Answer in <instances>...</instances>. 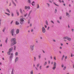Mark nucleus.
Returning a JSON list of instances; mask_svg holds the SVG:
<instances>
[{"label":"nucleus","mask_w":74,"mask_h":74,"mask_svg":"<svg viewBox=\"0 0 74 74\" xmlns=\"http://www.w3.org/2000/svg\"><path fill=\"white\" fill-rule=\"evenodd\" d=\"M34 61H36V58L35 57H34Z\"/></svg>","instance_id":"obj_35"},{"label":"nucleus","mask_w":74,"mask_h":74,"mask_svg":"<svg viewBox=\"0 0 74 74\" xmlns=\"http://www.w3.org/2000/svg\"><path fill=\"white\" fill-rule=\"evenodd\" d=\"M15 55H16V56H18V52H16L15 53Z\"/></svg>","instance_id":"obj_22"},{"label":"nucleus","mask_w":74,"mask_h":74,"mask_svg":"<svg viewBox=\"0 0 74 74\" xmlns=\"http://www.w3.org/2000/svg\"><path fill=\"white\" fill-rule=\"evenodd\" d=\"M49 67V66H47V67H46V68H48V67Z\"/></svg>","instance_id":"obj_59"},{"label":"nucleus","mask_w":74,"mask_h":74,"mask_svg":"<svg viewBox=\"0 0 74 74\" xmlns=\"http://www.w3.org/2000/svg\"><path fill=\"white\" fill-rule=\"evenodd\" d=\"M27 15V14H25L24 16H26V15Z\"/></svg>","instance_id":"obj_46"},{"label":"nucleus","mask_w":74,"mask_h":74,"mask_svg":"<svg viewBox=\"0 0 74 74\" xmlns=\"http://www.w3.org/2000/svg\"><path fill=\"white\" fill-rule=\"evenodd\" d=\"M16 25H19V23L18 21H16Z\"/></svg>","instance_id":"obj_18"},{"label":"nucleus","mask_w":74,"mask_h":74,"mask_svg":"<svg viewBox=\"0 0 74 74\" xmlns=\"http://www.w3.org/2000/svg\"><path fill=\"white\" fill-rule=\"evenodd\" d=\"M62 67H64V65H62Z\"/></svg>","instance_id":"obj_48"},{"label":"nucleus","mask_w":74,"mask_h":74,"mask_svg":"<svg viewBox=\"0 0 74 74\" xmlns=\"http://www.w3.org/2000/svg\"><path fill=\"white\" fill-rule=\"evenodd\" d=\"M18 60V57H16L15 60V62H17Z\"/></svg>","instance_id":"obj_15"},{"label":"nucleus","mask_w":74,"mask_h":74,"mask_svg":"<svg viewBox=\"0 0 74 74\" xmlns=\"http://www.w3.org/2000/svg\"><path fill=\"white\" fill-rule=\"evenodd\" d=\"M38 58L39 59H40V58H41V54H40L38 56Z\"/></svg>","instance_id":"obj_25"},{"label":"nucleus","mask_w":74,"mask_h":74,"mask_svg":"<svg viewBox=\"0 0 74 74\" xmlns=\"http://www.w3.org/2000/svg\"><path fill=\"white\" fill-rule=\"evenodd\" d=\"M20 23L21 24H23V21H24V20L23 18H21L20 19Z\"/></svg>","instance_id":"obj_3"},{"label":"nucleus","mask_w":74,"mask_h":74,"mask_svg":"<svg viewBox=\"0 0 74 74\" xmlns=\"http://www.w3.org/2000/svg\"><path fill=\"white\" fill-rule=\"evenodd\" d=\"M73 67L74 68V64L73 65Z\"/></svg>","instance_id":"obj_64"},{"label":"nucleus","mask_w":74,"mask_h":74,"mask_svg":"<svg viewBox=\"0 0 74 74\" xmlns=\"http://www.w3.org/2000/svg\"><path fill=\"white\" fill-rule=\"evenodd\" d=\"M13 71H14V69H13L12 71L11 72V74H14V73H13Z\"/></svg>","instance_id":"obj_34"},{"label":"nucleus","mask_w":74,"mask_h":74,"mask_svg":"<svg viewBox=\"0 0 74 74\" xmlns=\"http://www.w3.org/2000/svg\"><path fill=\"white\" fill-rule=\"evenodd\" d=\"M35 69L37 70H38V69L37 68V67H35Z\"/></svg>","instance_id":"obj_55"},{"label":"nucleus","mask_w":74,"mask_h":74,"mask_svg":"<svg viewBox=\"0 0 74 74\" xmlns=\"http://www.w3.org/2000/svg\"><path fill=\"white\" fill-rule=\"evenodd\" d=\"M37 8H40V5H39V4L37 5Z\"/></svg>","instance_id":"obj_21"},{"label":"nucleus","mask_w":74,"mask_h":74,"mask_svg":"<svg viewBox=\"0 0 74 74\" xmlns=\"http://www.w3.org/2000/svg\"><path fill=\"white\" fill-rule=\"evenodd\" d=\"M16 49V47H15V46L14 49V50H15Z\"/></svg>","instance_id":"obj_57"},{"label":"nucleus","mask_w":74,"mask_h":74,"mask_svg":"<svg viewBox=\"0 0 74 74\" xmlns=\"http://www.w3.org/2000/svg\"><path fill=\"white\" fill-rule=\"evenodd\" d=\"M34 45L30 46V48L31 49V50H33V49H34Z\"/></svg>","instance_id":"obj_7"},{"label":"nucleus","mask_w":74,"mask_h":74,"mask_svg":"<svg viewBox=\"0 0 74 74\" xmlns=\"http://www.w3.org/2000/svg\"><path fill=\"white\" fill-rule=\"evenodd\" d=\"M53 62H51V64H53Z\"/></svg>","instance_id":"obj_63"},{"label":"nucleus","mask_w":74,"mask_h":74,"mask_svg":"<svg viewBox=\"0 0 74 74\" xmlns=\"http://www.w3.org/2000/svg\"><path fill=\"white\" fill-rule=\"evenodd\" d=\"M19 33V29H17L16 31V34H18Z\"/></svg>","instance_id":"obj_10"},{"label":"nucleus","mask_w":74,"mask_h":74,"mask_svg":"<svg viewBox=\"0 0 74 74\" xmlns=\"http://www.w3.org/2000/svg\"><path fill=\"white\" fill-rule=\"evenodd\" d=\"M40 66V64H38L37 65V67H38V66Z\"/></svg>","instance_id":"obj_33"},{"label":"nucleus","mask_w":74,"mask_h":74,"mask_svg":"<svg viewBox=\"0 0 74 74\" xmlns=\"http://www.w3.org/2000/svg\"><path fill=\"white\" fill-rule=\"evenodd\" d=\"M60 49H62V47H60Z\"/></svg>","instance_id":"obj_62"},{"label":"nucleus","mask_w":74,"mask_h":74,"mask_svg":"<svg viewBox=\"0 0 74 74\" xmlns=\"http://www.w3.org/2000/svg\"><path fill=\"white\" fill-rule=\"evenodd\" d=\"M66 66H64V68H63V70H66Z\"/></svg>","instance_id":"obj_23"},{"label":"nucleus","mask_w":74,"mask_h":74,"mask_svg":"<svg viewBox=\"0 0 74 74\" xmlns=\"http://www.w3.org/2000/svg\"><path fill=\"white\" fill-rule=\"evenodd\" d=\"M46 24L47 25H48V21H46Z\"/></svg>","instance_id":"obj_24"},{"label":"nucleus","mask_w":74,"mask_h":74,"mask_svg":"<svg viewBox=\"0 0 74 74\" xmlns=\"http://www.w3.org/2000/svg\"><path fill=\"white\" fill-rule=\"evenodd\" d=\"M47 29L48 30H49V27H48Z\"/></svg>","instance_id":"obj_41"},{"label":"nucleus","mask_w":74,"mask_h":74,"mask_svg":"<svg viewBox=\"0 0 74 74\" xmlns=\"http://www.w3.org/2000/svg\"><path fill=\"white\" fill-rule=\"evenodd\" d=\"M32 6H34V5H35V2L34 1L32 2Z\"/></svg>","instance_id":"obj_12"},{"label":"nucleus","mask_w":74,"mask_h":74,"mask_svg":"<svg viewBox=\"0 0 74 74\" xmlns=\"http://www.w3.org/2000/svg\"><path fill=\"white\" fill-rule=\"evenodd\" d=\"M13 49V48L12 47L11 48H10L9 50V51L10 52H11L12 51V49Z\"/></svg>","instance_id":"obj_11"},{"label":"nucleus","mask_w":74,"mask_h":74,"mask_svg":"<svg viewBox=\"0 0 74 74\" xmlns=\"http://www.w3.org/2000/svg\"><path fill=\"white\" fill-rule=\"evenodd\" d=\"M56 62H54L53 63V67L52 68V69H53V70H55L56 69Z\"/></svg>","instance_id":"obj_1"},{"label":"nucleus","mask_w":74,"mask_h":74,"mask_svg":"<svg viewBox=\"0 0 74 74\" xmlns=\"http://www.w3.org/2000/svg\"><path fill=\"white\" fill-rule=\"evenodd\" d=\"M42 32L44 33H45V28L44 27H43L42 28Z\"/></svg>","instance_id":"obj_4"},{"label":"nucleus","mask_w":74,"mask_h":74,"mask_svg":"<svg viewBox=\"0 0 74 74\" xmlns=\"http://www.w3.org/2000/svg\"><path fill=\"white\" fill-rule=\"evenodd\" d=\"M47 4L48 7H49V6H50V5H49V4L48 3H47Z\"/></svg>","instance_id":"obj_36"},{"label":"nucleus","mask_w":74,"mask_h":74,"mask_svg":"<svg viewBox=\"0 0 74 74\" xmlns=\"http://www.w3.org/2000/svg\"><path fill=\"white\" fill-rule=\"evenodd\" d=\"M65 59H67V56H66L65 57Z\"/></svg>","instance_id":"obj_61"},{"label":"nucleus","mask_w":74,"mask_h":74,"mask_svg":"<svg viewBox=\"0 0 74 74\" xmlns=\"http://www.w3.org/2000/svg\"><path fill=\"white\" fill-rule=\"evenodd\" d=\"M8 40V38H6L5 42H6V43H7V40Z\"/></svg>","instance_id":"obj_29"},{"label":"nucleus","mask_w":74,"mask_h":74,"mask_svg":"<svg viewBox=\"0 0 74 74\" xmlns=\"http://www.w3.org/2000/svg\"><path fill=\"white\" fill-rule=\"evenodd\" d=\"M32 12V11H31L30 12H29V14H30V13H31V12Z\"/></svg>","instance_id":"obj_53"},{"label":"nucleus","mask_w":74,"mask_h":74,"mask_svg":"<svg viewBox=\"0 0 74 74\" xmlns=\"http://www.w3.org/2000/svg\"><path fill=\"white\" fill-rule=\"evenodd\" d=\"M12 22H13V21H11V24H12Z\"/></svg>","instance_id":"obj_60"},{"label":"nucleus","mask_w":74,"mask_h":74,"mask_svg":"<svg viewBox=\"0 0 74 74\" xmlns=\"http://www.w3.org/2000/svg\"><path fill=\"white\" fill-rule=\"evenodd\" d=\"M20 11L21 14H22V13H23V12H22V9L21 8H20Z\"/></svg>","instance_id":"obj_16"},{"label":"nucleus","mask_w":74,"mask_h":74,"mask_svg":"<svg viewBox=\"0 0 74 74\" xmlns=\"http://www.w3.org/2000/svg\"><path fill=\"white\" fill-rule=\"evenodd\" d=\"M73 54H71V57H73Z\"/></svg>","instance_id":"obj_58"},{"label":"nucleus","mask_w":74,"mask_h":74,"mask_svg":"<svg viewBox=\"0 0 74 74\" xmlns=\"http://www.w3.org/2000/svg\"><path fill=\"white\" fill-rule=\"evenodd\" d=\"M27 2L28 3H29V4H32V1H31V0H28L27 1Z\"/></svg>","instance_id":"obj_8"},{"label":"nucleus","mask_w":74,"mask_h":74,"mask_svg":"<svg viewBox=\"0 0 74 74\" xmlns=\"http://www.w3.org/2000/svg\"><path fill=\"white\" fill-rule=\"evenodd\" d=\"M7 11H8L9 13H10V10H9L8 9H6Z\"/></svg>","instance_id":"obj_19"},{"label":"nucleus","mask_w":74,"mask_h":74,"mask_svg":"<svg viewBox=\"0 0 74 74\" xmlns=\"http://www.w3.org/2000/svg\"><path fill=\"white\" fill-rule=\"evenodd\" d=\"M40 70H41V66H40Z\"/></svg>","instance_id":"obj_43"},{"label":"nucleus","mask_w":74,"mask_h":74,"mask_svg":"<svg viewBox=\"0 0 74 74\" xmlns=\"http://www.w3.org/2000/svg\"><path fill=\"white\" fill-rule=\"evenodd\" d=\"M69 15V13H68L66 12V16H67Z\"/></svg>","instance_id":"obj_38"},{"label":"nucleus","mask_w":74,"mask_h":74,"mask_svg":"<svg viewBox=\"0 0 74 74\" xmlns=\"http://www.w3.org/2000/svg\"><path fill=\"white\" fill-rule=\"evenodd\" d=\"M53 4H55V5H56V6H57L58 7H59V5H58L56 4L55 3L53 2Z\"/></svg>","instance_id":"obj_17"},{"label":"nucleus","mask_w":74,"mask_h":74,"mask_svg":"<svg viewBox=\"0 0 74 74\" xmlns=\"http://www.w3.org/2000/svg\"><path fill=\"white\" fill-rule=\"evenodd\" d=\"M30 73L31 74H33V71H31Z\"/></svg>","instance_id":"obj_27"},{"label":"nucleus","mask_w":74,"mask_h":74,"mask_svg":"<svg viewBox=\"0 0 74 74\" xmlns=\"http://www.w3.org/2000/svg\"><path fill=\"white\" fill-rule=\"evenodd\" d=\"M45 28H47V26H46L45 25Z\"/></svg>","instance_id":"obj_56"},{"label":"nucleus","mask_w":74,"mask_h":74,"mask_svg":"<svg viewBox=\"0 0 74 74\" xmlns=\"http://www.w3.org/2000/svg\"><path fill=\"white\" fill-rule=\"evenodd\" d=\"M59 1L60 3H62V2H61V1L60 0H59Z\"/></svg>","instance_id":"obj_52"},{"label":"nucleus","mask_w":74,"mask_h":74,"mask_svg":"<svg viewBox=\"0 0 74 74\" xmlns=\"http://www.w3.org/2000/svg\"><path fill=\"white\" fill-rule=\"evenodd\" d=\"M13 55L14 54H13V53H11L10 56V58H13Z\"/></svg>","instance_id":"obj_13"},{"label":"nucleus","mask_w":74,"mask_h":74,"mask_svg":"<svg viewBox=\"0 0 74 74\" xmlns=\"http://www.w3.org/2000/svg\"><path fill=\"white\" fill-rule=\"evenodd\" d=\"M53 41H54V42H56V40H54V39H53Z\"/></svg>","instance_id":"obj_42"},{"label":"nucleus","mask_w":74,"mask_h":74,"mask_svg":"<svg viewBox=\"0 0 74 74\" xmlns=\"http://www.w3.org/2000/svg\"><path fill=\"white\" fill-rule=\"evenodd\" d=\"M28 8L29 10H30V6H25V10H27V9Z\"/></svg>","instance_id":"obj_9"},{"label":"nucleus","mask_w":74,"mask_h":74,"mask_svg":"<svg viewBox=\"0 0 74 74\" xmlns=\"http://www.w3.org/2000/svg\"><path fill=\"white\" fill-rule=\"evenodd\" d=\"M55 13H56V12H57V9H55Z\"/></svg>","instance_id":"obj_32"},{"label":"nucleus","mask_w":74,"mask_h":74,"mask_svg":"<svg viewBox=\"0 0 74 74\" xmlns=\"http://www.w3.org/2000/svg\"><path fill=\"white\" fill-rule=\"evenodd\" d=\"M49 1V2H50V3H52V1H50V0Z\"/></svg>","instance_id":"obj_40"},{"label":"nucleus","mask_w":74,"mask_h":74,"mask_svg":"<svg viewBox=\"0 0 74 74\" xmlns=\"http://www.w3.org/2000/svg\"><path fill=\"white\" fill-rule=\"evenodd\" d=\"M16 44V42H13L11 43V45L12 46L14 45H15V44Z\"/></svg>","instance_id":"obj_5"},{"label":"nucleus","mask_w":74,"mask_h":74,"mask_svg":"<svg viewBox=\"0 0 74 74\" xmlns=\"http://www.w3.org/2000/svg\"><path fill=\"white\" fill-rule=\"evenodd\" d=\"M5 30V29H3V32H4Z\"/></svg>","instance_id":"obj_54"},{"label":"nucleus","mask_w":74,"mask_h":74,"mask_svg":"<svg viewBox=\"0 0 74 74\" xmlns=\"http://www.w3.org/2000/svg\"><path fill=\"white\" fill-rule=\"evenodd\" d=\"M57 22L58 23H60V22H59V21H57Z\"/></svg>","instance_id":"obj_45"},{"label":"nucleus","mask_w":74,"mask_h":74,"mask_svg":"<svg viewBox=\"0 0 74 74\" xmlns=\"http://www.w3.org/2000/svg\"><path fill=\"white\" fill-rule=\"evenodd\" d=\"M12 16H14V14H12Z\"/></svg>","instance_id":"obj_51"},{"label":"nucleus","mask_w":74,"mask_h":74,"mask_svg":"<svg viewBox=\"0 0 74 74\" xmlns=\"http://www.w3.org/2000/svg\"><path fill=\"white\" fill-rule=\"evenodd\" d=\"M16 40V38H13L11 40V41L12 42V41H15Z\"/></svg>","instance_id":"obj_6"},{"label":"nucleus","mask_w":74,"mask_h":74,"mask_svg":"<svg viewBox=\"0 0 74 74\" xmlns=\"http://www.w3.org/2000/svg\"><path fill=\"white\" fill-rule=\"evenodd\" d=\"M32 24H30V27H32Z\"/></svg>","instance_id":"obj_50"},{"label":"nucleus","mask_w":74,"mask_h":74,"mask_svg":"<svg viewBox=\"0 0 74 74\" xmlns=\"http://www.w3.org/2000/svg\"><path fill=\"white\" fill-rule=\"evenodd\" d=\"M68 37L67 36H65L63 38L64 39H67Z\"/></svg>","instance_id":"obj_20"},{"label":"nucleus","mask_w":74,"mask_h":74,"mask_svg":"<svg viewBox=\"0 0 74 74\" xmlns=\"http://www.w3.org/2000/svg\"><path fill=\"white\" fill-rule=\"evenodd\" d=\"M51 23H53L54 24V22H53V21H51Z\"/></svg>","instance_id":"obj_39"},{"label":"nucleus","mask_w":74,"mask_h":74,"mask_svg":"<svg viewBox=\"0 0 74 74\" xmlns=\"http://www.w3.org/2000/svg\"><path fill=\"white\" fill-rule=\"evenodd\" d=\"M48 63L49 64H50V61L49 60L48 61Z\"/></svg>","instance_id":"obj_49"},{"label":"nucleus","mask_w":74,"mask_h":74,"mask_svg":"<svg viewBox=\"0 0 74 74\" xmlns=\"http://www.w3.org/2000/svg\"><path fill=\"white\" fill-rule=\"evenodd\" d=\"M7 53H8V55H10V52H8Z\"/></svg>","instance_id":"obj_31"},{"label":"nucleus","mask_w":74,"mask_h":74,"mask_svg":"<svg viewBox=\"0 0 74 74\" xmlns=\"http://www.w3.org/2000/svg\"><path fill=\"white\" fill-rule=\"evenodd\" d=\"M12 3L15 6H16V4H15V3H14V2L13 1Z\"/></svg>","instance_id":"obj_28"},{"label":"nucleus","mask_w":74,"mask_h":74,"mask_svg":"<svg viewBox=\"0 0 74 74\" xmlns=\"http://www.w3.org/2000/svg\"><path fill=\"white\" fill-rule=\"evenodd\" d=\"M5 13L7 14L8 15V16H10V14L9 13Z\"/></svg>","instance_id":"obj_26"},{"label":"nucleus","mask_w":74,"mask_h":74,"mask_svg":"<svg viewBox=\"0 0 74 74\" xmlns=\"http://www.w3.org/2000/svg\"><path fill=\"white\" fill-rule=\"evenodd\" d=\"M17 15H19V12H17Z\"/></svg>","instance_id":"obj_44"},{"label":"nucleus","mask_w":74,"mask_h":74,"mask_svg":"<svg viewBox=\"0 0 74 74\" xmlns=\"http://www.w3.org/2000/svg\"><path fill=\"white\" fill-rule=\"evenodd\" d=\"M14 29H13L11 31V33L12 36H14Z\"/></svg>","instance_id":"obj_2"},{"label":"nucleus","mask_w":74,"mask_h":74,"mask_svg":"<svg viewBox=\"0 0 74 74\" xmlns=\"http://www.w3.org/2000/svg\"><path fill=\"white\" fill-rule=\"evenodd\" d=\"M47 64V62H45V63L44 64V66H45L46 64Z\"/></svg>","instance_id":"obj_30"},{"label":"nucleus","mask_w":74,"mask_h":74,"mask_svg":"<svg viewBox=\"0 0 74 74\" xmlns=\"http://www.w3.org/2000/svg\"><path fill=\"white\" fill-rule=\"evenodd\" d=\"M50 58H51V59H52V56H51Z\"/></svg>","instance_id":"obj_47"},{"label":"nucleus","mask_w":74,"mask_h":74,"mask_svg":"<svg viewBox=\"0 0 74 74\" xmlns=\"http://www.w3.org/2000/svg\"><path fill=\"white\" fill-rule=\"evenodd\" d=\"M54 59L55 60H56V56H54Z\"/></svg>","instance_id":"obj_37"},{"label":"nucleus","mask_w":74,"mask_h":74,"mask_svg":"<svg viewBox=\"0 0 74 74\" xmlns=\"http://www.w3.org/2000/svg\"><path fill=\"white\" fill-rule=\"evenodd\" d=\"M67 40L69 41H71V38L68 37L67 38Z\"/></svg>","instance_id":"obj_14"}]
</instances>
